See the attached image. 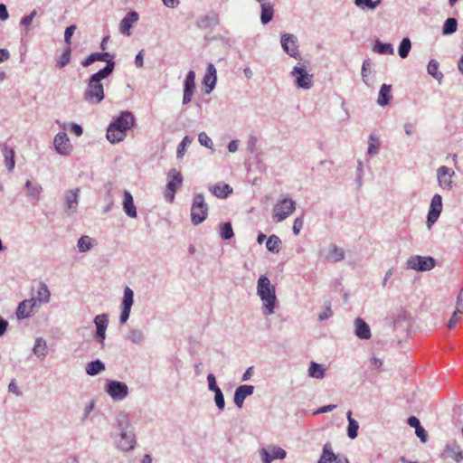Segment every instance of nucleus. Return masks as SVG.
I'll return each mask as SVG.
<instances>
[{"instance_id":"nucleus-1","label":"nucleus","mask_w":463,"mask_h":463,"mask_svg":"<svg viewBox=\"0 0 463 463\" xmlns=\"http://www.w3.org/2000/svg\"><path fill=\"white\" fill-rule=\"evenodd\" d=\"M114 426L118 431V434L114 436L116 447L125 452L133 450L137 444V439L128 414L125 411L118 413Z\"/></svg>"},{"instance_id":"nucleus-2","label":"nucleus","mask_w":463,"mask_h":463,"mask_svg":"<svg viewBox=\"0 0 463 463\" xmlns=\"http://www.w3.org/2000/svg\"><path fill=\"white\" fill-rule=\"evenodd\" d=\"M112 72L113 67L111 64H109L90 77L83 92V99L87 103L99 104L104 99L105 93L101 80L109 77Z\"/></svg>"},{"instance_id":"nucleus-3","label":"nucleus","mask_w":463,"mask_h":463,"mask_svg":"<svg viewBox=\"0 0 463 463\" xmlns=\"http://www.w3.org/2000/svg\"><path fill=\"white\" fill-rule=\"evenodd\" d=\"M257 295L262 304V313L264 316H271L279 307V300L276 296V287L271 284L269 279L261 275L257 281Z\"/></svg>"},{"instance_id":"nucleus-4","label":"nucleus","mask_w":463,"mask_h":463,"mask_svg":"<svg viewBox=\"0 0 463 463\" xmlns=\"http://www.w3.org/2000/svg\"><path fill=\"white\" fill-rule=\"evenodd\" d=\"M296 202L290 198L279 199L272 211V219L276 222H281L289 217L296 210Z\"/></svg>"},{"instance_id":"nucleus-5","label":"nucleus","mask_w":463,"mask_h":463,"mask_svg":"<svg viewBox=\"0 0 463 463\" xmlns=\"http://www.w3.org/2000/svg\"><path fill=\"white\" fill-rule=\"evenodd\" d=\"M208 204L205 203L203 194L194 196L191 206V222L194 225L202 223L208 216Z\"/></svg>"},{"instance_id":"nucleus-6","label":"nucleus","mask_w":463,"mask_h":463,"mask_svg":"<svg viewBox=\"0 0 463 463\" xmlns=\"http://www.w3.org/2000/svg\"><path fill=\"white\" fill-rule=\"evenodd\" d=\"M298 89L309 90L313 86V75L309 74L304 65H297L290 71Z\"/></svg>"},{"instance_id":"nucleus-7","label":"nucleus","mask_w":463,"mask_h":463,"mask_svg":"<svg viewBox=\"0 0 463 463\" xmlns=\"http://www.w3.org/2000/svg\"><path fill=\"white\" fill-rule=\"evenodd\" d=\"M436 265V261L432 257L430 256H411L405 263V266L409 269L417 271H428L432 269Z\"/></svg>"},{"instance_id":"nucleus-8","label":"nucleus","mask_w":463,"mask_h":463,"mask_svg":"<svg viewBox=\"0 0 463 463\" xmlns=\"http://www.w3.org/2000/svg\"><path fill=\"white\" fill-rule=\"evenodd\" d=\"M167 184L165 192V198L167 202L173 203L176 190L182 185L183 176L181 172L173 168L167 173Z\"/></svg>"},{"instance_id":"nucleus-9","label":"nucleus","mask_w":463,"mask_h":463,"mask_svg":"<svg viewBox=\"0 0 463 463\" xmlns=\"http://www.w3.org/2000/svg\"><path fill=\"white\" fill-rule=\"evenodd\" d=\"M105 391L114 401H123L129 394L128 385L123 382L116 380L108 381L105 386Z\"/></svg>"},{"instance_id":"nucleus-10","label":"nucleus","mask_w":463,"mask_h":463,"mask_svg":"<svg viewBox=\"0 0 463 463\" xmlns=\"http://www.w3.org/2000/svg\"><path fill=\"white\" fill-rule=\"evenodd\" d=\"M93 323L96 326V332L94 339L99 343L101 347L105 345L106 331L109 326V316L108 314H99L94 317Z\"/></svg>"},{"instance_id":"nucleus-11","label":"nucleus","mask_w":463,"mask_h":463,"mask_svg":"<svg viewBox=\"0 0 463 463\" xmlns=\"http://www.w3.org/2000/svg\"><path fill=\"white\" fill-rule=\"evenodd\" d=\"M280 44L283 51L290 57L298 59L300 57L298 38L292 33H282L280 37Z\"/></svg>"},{"instance_id":"nucleus-12","label":"nucleus","mask_w":463,"mask_h":463,"mask_svg":"<svg viewBox=\"0 0 463 463\" xmlns=\"http://www.w3.org/2000/svg\"><path fill=\"white\" fill-rule=\"evenodd\" d=\"M80 188H74L64 193V210L68 216L77 212L80 200Z\"/></svg>"},{"instance_id":"nucleus-13","label":"nucleus","mask_w":463,"mask_h":463,"mask_svg":"<svg viewBox=\"0 0 463 463\" xmlns=\"http://www.w3.org/2000/svg\"><path fill=\"white\" fill-rule=\"evenodd\" d=\"M442 211V197L439 194L433 195L427 215V227L430 229L439 219Z\"/></svg>"},{"instance_id":"nucleus-14","label":"nucleus","mask_w":463,"mask_h":463,"mask_svg":"<svg viewBox=\"0 0 463 463\" xmlns=\"http://www.w3.org/2000/svg\"><path fill=\"white\" fill-rule=\"evenodd\" d=\"M455 175V172L445 165L439 166L437 169V179L439 186L444 190H450L453 187L452 177Z\"/></svg>"},{"instance_id":"nucleus-15","label":"nucleus","mask_w":463,"mask_h":463,"mask_svg":"<svg viewBox=\"0 0 463 463\" xmlns=\"http://www.w3.org/2000/svg\"><path fill=\"white\" fill-rule=\"evenodd\" d=\"M30 300L35 306L36 308L40 307L42 305H45L50 302L51 292L45 282H39L35 294L32 297V298H30Z\"/></svg>"},{"instance_id":"nucleus-16","label":"nucleus","mask_w":463,"mask_h":463,"mask_svg":"<svg viewBox=\"0 0 463 463\" xmlns=\"http://www.w3.org/2000/svg\"><path fill=\"white\" fill-rule=\"evenodd\" d=\"M54 147L58 154L68 156L71 151L69 137L65 132H59L54 137Z\"/></svg>"},{"instance_id":"nucleus-17","label":"nucleus","mask_w":463,"mask_h":463,"mask_svg":"<svg viewBox=\"0 0 463 463\" xmlns=\"http://www.w3.org/2000/svg\"><path fill=\"white\" fill-rule=\"evenodd\" d=\"M217 82V71L213 64L210 63L207 66L205 75L203 80V84L205 87V93L210 94L215 88Z\"/></svg>"},{"instance_id":"nucleus-18","label":"nucleus","mask_w":463,"mask_h":463,"mask_svg":"<svg viewBox=\"0 0 463 463\" xmlns=\"http://www.w3.org/2000/svg\"><path fill=\"white\" fill-rule=\"evenodd\" d=\"M139 15L136 11L128 12L119 24V32L127 36H130L131 28L138 21Z\"/></svg>"},{"instance_id":"nucleus-19","label":"nucleus","mask_w":463,"mask_h":463,"mask_svg":"<svg viewBox=\"0 0 463 463\" xmlns=\"http://www.w3.org/2000/svg\"><path fill=\"white\" fill-rule=\"evenodd\" d=\"M110 124L116 126V128L121 129L123 132L127 134V131L129 130L134 124V117L132 113L128 111H123Z\"/></svg>"},{"instance_id":"nucleus-20","label":"nucleus","mask_w":463,"mask_h":463,"mask_svg":"<svg viewBox=\"0 0 463 463\" xmlns=\"http://www.w3.org/2000/svg\"><path fill=\"white\" fill-rule=\"evenodd\" d=\"M254 392L253 385L243 384L236 388L233 397L234 404L238 408H241L245 399L251 395Z\"/></svg>"},{"instance_id":"nucleus-21","label":"nucleus","mask_w":463,"mask_h":463,"mask_svg":"<svg viewBox=\"0 0 463 463\" xmlns=\"http://www.w3.org/2000/svg\"><path fill=\"white\" fill-rule=\"evenodd\" d=\"M443 456L445 458H451L458 463L463 460V451L456 441H449L446 445Z\"/></svg>"},{"instance_id":"nucleus-22","label":"nucleus","mask_w":463,"mask_h":463,"mask_svg":"<svg viewBox=\"0 0 463 463\" xmlns=\"http://www.w3.org/2000/svg\"><path fill=\"white\" fill-rule=\"evenodd\" d=\"M24 188L26 191L27 198L33 203H37L40 200L41 194L43 192V187L37 184L33 183L31 180H27Z\"/></svg>"},{"instance_id":"nucleus-23","label":"nucleus","mask_w":463,"mask_h":463,"mask_svg":"<svg viewBox=\"0 0 463 463\" xmlns=\"http://www.w3.org/2000/svg\"><path fill=\"white\" fill-rule=\"evenodd\" d=\"M354 335L363 340H368L371 338V329L368 324L361 317L354 319Z\"/></svg>"},{"instance_id":"nucleus-24","label":"nucleus","mask_w":463,"mask_h":463,"mask_svg":"<svg viewBox=\"0 0 463 463\" xmlns=\"http://www.w3.org/2000/svg\"><path fill=\"white\" fill-rule=\"evenodd\" d=\"M123 195L124 200L122 204L125 213L130 218H136L137 216V213L132 194L129 191L124 190Z\"/></svg>"},{"instance_id":"nucleus-25","label":"nucleus","mask_w":463,"mask_h":463,"mask_svg":"<svg viewBox=\"0 0 463 463\" xmlns=\"http://www.w3.org/2000/svg\"><path fill=\"white\" fill-rule=\"evenodd\" d=\"M36 308L30 299L23 300L19 303L16 309V317L18 319L28 318L32 316L33 309Z\"/></svg>"},{"instance_id":"nucleus-26","label":"nucleus","mask_w":463,"mask_h":463,"mask_svg":"<svg viewBox=\"0 0 463 463\" xmlns=\"http://www.w3.org/2000/svg\"><path fill=\"white\" fill-rule=\"evenodd\" d=\"M209 191L219 198H226L232 193V188L227 184L218 183L209 187Z\"/></svg>"},{"instance_id":"nucleus-27","label":"nucleus","mask_w":463,"mask_h":463,"mask_svg":"<svg viewBox=\"0 0 463 463\" xmlns=\"http://www.w3.org/2000/svg\"><path fill=\"white\" fill-rule=\"evenodd\" d=\"M107 138L108 140L114 144L118 143L122 141L127 134L123 132L121 129L116 128V126H113L112 124H109L108 129H107Z\"/></svg>"},{"instance_id":"nucleus-28","label":"nucleus","mask_w":463,"mask_h":463,"mask_svg":"<svg viewBox=\"0 0 463 463\" xmlns=\"http://www.w3.org/2000/svg\"><path fill=\"white\" fill-rule=\"evenodd\" d=\"M345 257V253L344 249L337 247L335 244H331L328 248V252L326 254V260L332 262H339L343 260Z\"/></svg>"},{"instance_id":"nucleus-29","label":"nucleus","mask_w":463,"mask_h":463,"mask_svg":"<svg viewBox=\"0 0 463 463\" xmlns=\"http://www.w3.org/2000/svg\"><path fill=\"white\" fill-rule=\"evenodd\" d=\"M261 14H260V21L263 24H267L269 23L274 15V8L270 2H264L260 4Z\"/></svg>"},{"instance_id":"nucleus-30","label":"nucleus","mask_w":463,"mask_h":463,"mask_svg":"<svg viewBox=\"0 0 463 463\" xmlns=\"http://www.w3.org/2000/svg\"><path fill=\"white\" fill-rule=\"evenodd\" d=\"M392 86L387 84H383L379 90V95L377 99V103L382 106H387L392 99L391 95Z\"/></svg>"},{"instance_id":"nucleus-31","label":"nucleus","mask_w":463,"mask_h":463,"mask_svg":"<svg viewBox=\"0 0 463 463\" xmlns=\"http://www.w3.org/2000/svg\"><path fill=\"white\" fill-rule=\"evenodd\" d=\"M126 339L132 344L141 345L146 339V335L141 329L131 328L126 335Z\"/></svg>"},{"instance_id":"nucleus-32","label":"nucleus","mask_w":463,"mask_h":463,"mask_svg":"<svg viewBox=\"0 0 463 463\" xmlns=\"http://www.w3.org/2000/svg\"><path fill=\"white\" fill-rule=\"evenodd\" d=\"M33 353L40 359H43L47 355V343L43 337H37L35 339Z\"/></svg>"},{"instance_id":"nucleus-33","label":"nucleus","mask_w":463,"mask_h":463,"mask_svg":"<svg viewBox=\"0 0 463 463\" xmlns=\"http://www.w3.org/2000/svg\"><path fill=\"white\" fill-rule=\"evenodd\" d=\"M336 459L337 456L333 452L331 445L329 443L325 444L317 463H334Z\"/></svg>"},{"instance_id":"nucleus-34","label":"nucleus","mask_w":463,"mask_h":463,"mask_svg":"<svg viewBox=\"0 0 463 463\" xmlns=\"http://www.w3.org/2000/svg\"><path fill=\"white\" fill-rule=\"evenodd\" d=\"M105 368L104 363L97 359L87 364L85 370L88 375L95 376L103 372Z\"/></svg>"},{"instance_id":"nucleus-35","label":"nucleus","mask_w":463,"mask_h":463,"mask_svg":"<svg viewBox=\"0 0 463 463\" xmlns=\"http://www.w3.org/2000/svg\"><path fill=\"white\" fill-rule=\"evenodd\" d=\"M95 242L96 241L93 238L83 235L78 240L77 247L80 253H85L91 250Z\"/></svg>"},{"instance_id":"nucleus-36","label":"nucleus","mask_w":463,"mask_h":463,"mask_svg":"<svg viewBox=\"0 0 463 463\" xmlns=\"http://www.w3.org/2000/svg\"><path fill=\"white\" fill-rule=\"evenodd\" d=\"M308 375L314 379H323L326 375V368L316 362H311L308 368Z\"/></svg>"},{"instance_id":"nucleus-37","label":"nucleus","mask_w":463,"mask_h":463,"mask_svg":"<svg viewBox=\"0 0 463 463\" xmlns=\"http://www.w3.org/2000/svg\"><path fill=\"white\" fill-rule=\"evenodd\" d=\"M281 244L282 241L280 238L275 234H272L267 239L266 248L272 253H279L281 249Z\"/></svg>"},{"instance_id":"nucleus-38","label":"nucleus","mask_w":463,"mask_h":463,"mask_svg":"<svg viewBox=\"0 0 463 463\" xmlns=\"http://www.w3.org/2000/svg\"><path fill=\"white\" fill-rule=\"evenodd\" d=\"M3 154L5 156V165L7 170L10 172L13 171L15 165L14 150L5 146L3 148Z\"/></svg>"},{"instance_id":"nucleus-39","label":"nucleus","mask_w":463,"mask_h":463,"mask_svg":"<svg viewBox=\"0 0 463 463\" xmlns=\"http://www.w3.org/2000/svg\"><path fill=\"white\" fill-rule=\"evenodd\" d=\"M347 420H348V427H347V436L354 439L358 435L359 424L358 422L352 418V412L349 411L347 412Z\"/></svg>"},{"instance_id":"nucleus-40","label":"nucleus","mask_w":463,"mask_h":463,"mask_svg":"<svg viewBox=\"0 0 463 463\" xmlns=\"http://www.w3.org/2000/svg\"><path fill=\"white\" fill-rule=\"evenodd\" d=\"M427 71L439 82H440L443 79V74L439 71V62L434 59L429 61Z\"/></svg>"},{"instance_id":"nucleus-41","label":"nucleus","mask_w":463,"mask_h":463,"mask_svg":"<svg viewBox=\"0 0 463 463\" xmlns=\"http://www.w3.org/2000/svg\"><path fill=\"white\" fill-rule=\"evenodd\" d=\"M411 49V42L410 38L404 37L398 47V54L401 58L405 59L408 57L409 52Z\"/></svg>"},{"instance_id":"nucleus-42","label":"nucleus","mask_w":463,"mask_h":463,"mask_svg":"<svg viewBox=\"0 0 463 463\" xmlns=\"http://www.w3.org/2000/svg\"><path fill=\"white\" fill-rule=\"evenodd\" d=\"M134 303V292L129 287H125L121 307L130 308Z\"/></svg>"},{"instance_id":"nucleus-43","label":"nucleus","mask_w":463,"mask_h":463,"mask_svg":"<svg viewBox=\"0 0 463 463\" xmlns=\"http://www.w3.org/2000/svg\"><path fill=\"white\" fill-rule=\"evenodd\" d=\"M458 29V21L456 18H448L443 24L442 33L445 35L454 33Z\"/></svg>"},{"instance_id":"nucleus-44","label":"nucleus","mask_w":463,"mask_h":463,"mask_svg":"<svg viewBox=\"0 0 463 463\" xmlns=\"http://www.w3.org/2000/svg\"><path fill=\"white\" fill-rule=\"evenodd\" d=\"M373 52L380 54H393V47L391 43H383L376 41L373 46Z\"/></svg>"},{"instance_id":"nucleus-45","label":"nucleus","mask_w":463,"mask_h":463,"mask_svg":"<svg viewBox=\"0 0 463 463\" xmlns=\"http://www.w3.org/2000/svg\"><path fill=\"white\" fill-rule=\"evenodd\" d=\"M381 2L382 0H354L355 5L363 10H374Z\"/></svg>"},{"instance_id":"nucleus-46","label":"nucleus","mask_w":463,"mask_h":463,"mask_svg":"<svg viewBox=\"0 0 463 463\" xmlns=\"http://www.w3.org/2000/svg\"><path fill=\"white\" fill-rule=\"evenodd\" d=\"M220 236L224 241L231 240L234 236L231 222H224L220 225Z\"/></svg>"},{"instance_id":"nucleus-47","label":"nucleus","mask_w":463,"mask_h":463,"mask_svg":"<svg viewBox=\"0 0 463 463\" xmlns=\"http://www.w3.org/2000/svg\"><path fill=\"white\" fill-rule=\"evenodd\" d=\"M379 152V144H378V137L371 134L369 136V142H368V150L367 154L370 156H376Z\"/></svg>"},{"instance_id":"nucleus-48","label":"nucleus","mask_w":463,"mask_h":463,"mask_svg":"<svg viewBox=\"0 0 463 463\" xmlns=\"http://www.w3.org/2000/svg\"><path fill=\"white\" fill-rule=\"evenodd\" d=\"M195 87V72L189 71L184 82V90L194 91Z\"/></svg>"},{"instance_id":"nucleus-49","label":"nucleus","mask_w":463,"mask_h":463,"mask_svg":"<svg viewBox=\"0 0 463 463\" xmlns=\"http://www.w3.org/2000/svg\"><path fill=\"white\" fill-rule=\"evenodd\" d=\"M96 61H106V66L111 64L113 69L115 68V61H113V55L109 52H94Z\"/></svg>"},{"instance_id":"nucleus-50","label":"nucleus","mask_w":463,"mask_h":463,"mask_svg":"<svg viewBox=\"0 0 463 463\" xmlns=\"http://www.w3.org/2000/svg\"><path fill=\"white\" fill-rule=\"evenodd\" d=\"M193 142V138L185 136L177 146V158H182L185 153L186 147Z\"/></svg>"},{"instance_id":"nucleus-51","label":"nucleus","mask_w":463,"mask_h":463,"mask_svg":"<svg viewBox=\"0 0 463 463\" xmlns=\"http://www.w3.org/2000/svg\"><path fill=\"white\" fill-rule=\"evenodd\" d=\"M373 63L369 60H365L362 65V80L366 84L369 85V74L372 71Z\"/></svg>"},{"instance_id":"nucleus-52","label":"nucleus","mask_w":463,"mask_h":463,"mask_svg":"<svg viewBox=\"0 0 463 463\" xmlns=\"http://www.w3.org/2000/svg\"><path fill=\"white\" fill-rule=\"evenodd\" d=\"M71 52V47L67 46L64 49L62 54L60 56L59 60L57 61V66L59 68H64L70 62Z\"/></svg>"},{"instance_id":"nucleus-53","label":"nucleus","mask_w":463,"mask_h":463,"mask_svg":"<svg viewBox=\"0 0 463 463\" xmlns=\"http://www.w3.org/2000/svg\"><path fill=\"white\" fill-rule=\"evenodd\" d=\"M273 459H283L286 458V450L276 446H269Z\"/></svg>"},{"instance_id":"nucleus-54","label":"nucleus","mask_w":463,"mask_h":463,"mask_svg":"<svg viewBox=\"0 0 463 463\" xmlns=\"http://www.w3.org/2000/svg\"><path fill=\"white\" fill-rule=\"evenodd\" d=\"M214 402L219 411L224 410L225 400L222 390L214 392Z\"/></svg>"},{"instance_id":"nucleus-55","label":"nucleus","mask_w":463,"mask_h":463,"mask_svg":"<svg viewBox=\"0 0 463 463\" xmlns=\"http://www.w3.org/2000/svg\"><path fill=\"white\" fill-rule=\"evenodd\" d=\"M259 454H260L262 463H271L272 462L273 458L271 456V452H270L269 447L260 449Z\"/></svg>"},{"instance_id":"nucleus-56","label":"nucleus","mask_w":463,"mask_h":463,"mask_svg":"<svg viewBox=\"0 0 463 463\" xmlns=\"http://www.w3.org/2000/svg\"><path fill=\"white\" fill-rule=\"evenodd\" d=\"M198 141L202 146H203L207 148L213 149V140L207 136V134L205 132H201L198 135Z\"/></svg>"},{"instance_id":"nucleus-57","label":"nucleus","mask_w":463,"mask_h":463,"mask_svg":"<svg viewBox=\"0 0 463 463\" xmlns=\"http://www.w3.org/2000/svg\"><path fill=\"white\" fill-rule=\"evenodd\" d=\"M463 314L462 310L458 311V308H455L454 312L452 313L449 322H448V327L449 329H453L457 324L459 322V316Z\"/></svg>"},{"instance_id":"nucleus-58","label":"nucleus","mask_w":463,"mask_h":463,"mask_svg":"<svg viewBox=\"0 0 463 463\" xmlns=\"http://www.w3.org/2000/svg\"><path fill=\"white\" fill-rule=\"evenodd\" d=\"M304 226V216H298L294 220L292 231L295 235H298Z\"/></svg>"},{"instance_id":"nucleus-59","label":"nucleus","mask_w":463,"mask_h":463,"mask_svg":"<svg viewBox=\"0 0 463 463\" xmlns=\"http://www.w3.org/2000/svg\"><path fill=\"white\" fill-rule=\"evenodd\" d=\"M333 316V311L331 308V304L328 302L326 306L325 309L318 315L319 321H326L329 319Z\"/></svg>"},{"instance_id":"nucleus-60","label":"nucleus","mask_w":463,"mask_h":463,"mask_svg":"<svg viewBox=\"0 0 463 463\" xmlns=\"http://www.w3.org/2000/svg\"><path fill=\"white\" fill-rule=\"evenodd\" d=\"M207 383H208V389L211 392H216L221 390L220 387L216 383V378L213 373H209L207 375Z\"/></svg>"},{"instance_id":"nucleus-61","label":"nucleus","mask_w":463,"mask_h":463,"mask_svg":"<svg viewBox=\"0 0 463 463\" xmlns=\"http://www.w3.org/2000/svg\"><path fill=\"white\" fill-rule=\"evenodd\" d=\"M76 30V25L72 24L66 28L64 32V41L67 43L68 46L71 47V39Z\"/></svg>"},{"instance_id":"nucleus-62","label":"nucleus","mask_w":463,"mask_h":463,"mask_svg":"<svg viewBox=\"0 0 463 463\" xmlns=\"http://www.w3.org/2000/svg\"><path fill=\"white\" fill-rule=\"evenodd\" d=\"M8 392L14 393L16 396H22L23 392L16 384L15 379H13L8 384Z\"/></svg>"},{"instance_id":"nucleus-63","label":"nucleus","mask_w":463,"mask_h":463,"mask_svg":"<svg viewBox=\"0 0 463 463\" xmlns=\"http://www.w3.org/2000/svg\"><path fill=\"white\" fill-rule=\"evenodd\" d=\"M415 434L417 437L420 439L421 442L425 443L427 441V431L424 430V428L420 425L417 429H415Z\"/></svg>"},{"instance_id":"nucleus-64","label":"nucleus","mask_w":463,"mask_h":463,"mask_svg":"<svg viewBox=\"0 0 463 463\" xmlns=\"http://www.w3.org/2000/svg\"><path fill=\"white\" fill-rule=\"evenodd\" d=\"M456 308H458V311H463V287L460 288L458 295L457 297Z\"/></svg>"}]
</instances>
